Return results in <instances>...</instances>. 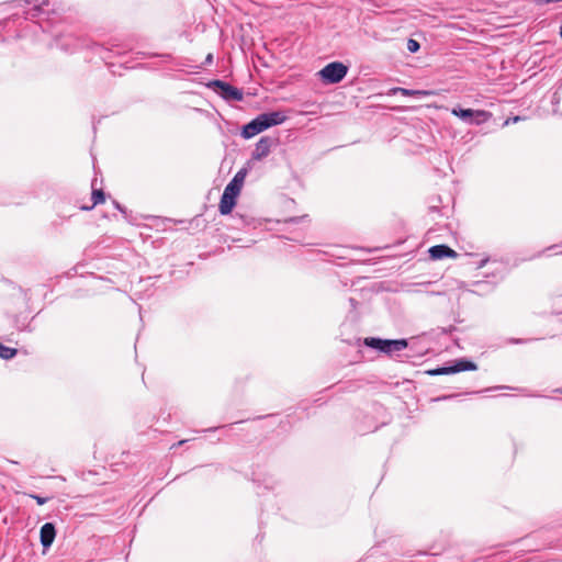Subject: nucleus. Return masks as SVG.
<instances>
[{
  "label": "nucleus",
  "instance_id": "1",
  "mask_svg": "<svg viewBox=\"0 0 562 562\" xmlns=\"http://www.w3.org/2000/svg\"><path fill=\"white\" fill-rule=\"evenodd\" d=\"M286 120V115L282 111H273L261 113L243 128L244 138H251L265 130L282 124Z\"/></svg>",
  "mask_w": 562,
  "mask_h": 562
},
{
  "label": "nucleus",
  "instance_id": "2",
  "mask_svg": "<svg viewBox=\"0 0 562 562\" xmlns=\"http://www.w3.org/2000/svg\"><path fill=\"white\" fill-rule=\"evenodd\" d=\"M348 67L339 61H333L326 65L319 72V77L326 83H338L347 75Z\"/></svg>",
  "mask_w": 562,
  "mask_h": 562
},
{
  "label": "nucleus",
  "instance_id": "3",
  "mask_svg": "<svg viewBox=\"0 0 562 562\" xmlns=\"http://www.w3.org/2000/svg\"><path fill=\"white\" fill-rule=\"evenodd\" d=\"M451 113L465 123L476 125L486 122L492 116L490 112L484 110L461 109L459 106L453 108Z\"/></svg>",
  "mask_w": 562,
  "mask_h": 562
},
{
  "label": "nucleus",
  "instance_id": "4",
  "mask_svg": "<svg viewBox=\"0 0 562 562\" xmlns=\"http://www.w3.org/2000/svg\"><path fill=\"white\" fill-rule=\"evenodd\" d=\"M209 87L213 88L221 97L227 101H241L244 98L241 90L221 80L211 81Z\"/></svg>",
  "mask_w": 562,
  "mask_h": 562
},
{
  "label": "nucleus",
  "instance_id": "5",
  "mask_svg": "<svg viewBox=\"0 0 562 562\" xmlns=\"http://www.w3.org/2000/svg\"><path fill=\"white\" fill-rule=\"evenodd\" d=\"M274 140L270 137H261L259 142L256 144V148L252 153V158L255 160H261L267 157L271 150Z\"/></svg>",
  "mask_w": 562,
  "mask_h": 562
},
{
  "label": "nucleus",
  "instance_id": "6",
  "mask_svg": "<svg viewBox=\"0 0 562 562\" xmlns=\"http://www.w3.org/2000/svg\"><path fill=\"white\" fill-rule=\"evenodd\" d=\"M238 194L234 192H229L228 190L224 189V192L222 194L221 201H220V212L223 215L229 214L232 210L234 209L236 204V198Z\"/></svg>",
  "mask_w": 562,
  "mask_h": 562
},
{
  "label": "nucleus",
  "instance_id": "7",
  "mask_svg": "<svg viewBox=\"0 0 562 562\" xmlns=\"http://www.w3.org/2000/svg\"><path fill=\"white\" fill-rule=\"evenodd\" d=\"M55 537H56L55 526L52 522L44 524L42 526L41 532H40L42 546L45 549L49 548L53 544Z\"/></svg>",
  "mask_w": 562,
  "mask_h": 562
},
{
  "label": "nucleus",
  "instance_id": "8",
  "mask_svg": "<svg viewBox=\"0 0 562 562\" xmlns=\"http://www.w3.org/2000/svg\"><path fill=\"white\" fill-rule=\"evenodd\" d=\"M429 255H430V258L435 259V260L442 259L446 257L456 258L458 256L454 250H452L451 248H449L446 245L432 246L429 249Z\"/></svg>",
  "mask_w": 562,
  "mask_h": 562
},
{
  "label": "nucleus",
  "instance_id": "9",
  "mask_svg": "<svg viewBox=\"0 0 562 562\" xmlns=\"http://www.w3.org/2000/svg\"><path fill=\"white\" fill-rule=\"evenodd\" d=\"M246 175H247V170L246 169H240L235 175L233 180L226 186L225 189L228 190L229 192H234L236 194H239L240 190H241V187H243V183L245 181Z\"/></svg>",
  "mask_w": 562,
  "mask_h": 562
},
{
  "label": "nucleus",
  "instance_id": "10",
  "mask_svg": "<svg viewBox=\"0 0 562 562\" xmlns=\"http://www.w3.org/2000/svg\"><path fill=\"white\" fill-rule=\"evenodd\" d=\"M385 352L391 355L396 351H402L407 348L408 342L406 339H384Z\"/></svg>",
  "mask_w": 562,
  "mask_h": 562
},
{
  "label": "nucleus",
  "instance_id": "11",
  "mask_svg": "<svg viewBox=\"0 0 562 562\" xmlns=\"http://www.w3.org/2000/svg\"><path fill=\"white\" fill-rule=\"evenodd\" d=\"M396 93H401L402 95H405V97H413V95L428 97V95L434 94V92L429 91V90H412V89H406V88H393L389 92V94H396Z\"/></svg>",
  "mask_w": 562,
  "mask_h": 562
},
{
  "label": "nucleus",
  "instance_id": "12",
  "mask_svg": "<svg viewBox=\"0 0 562 562\" xmlns=\"http://www.w3.org/2000/svg\"><path fill=\"white\" fill-rule=\"evenodd\" d=\"M452 367H453L454 373H458L461 371H473V370L477 369V367L474 362L469 361L467 359L457 360Z\"/></svg>",
  "mask_w": 562,
  "mask_h": 562
},
{
  "label": "nucleus",
  "instance_id": "13",
  "mask_svg": "<svg viewBox=\"0 0 562 562\" xmlns=\"http://www.w3.org/2000/svg\"><path fill=\"white\" fill-rule=\"evenodd\" d=\"M364 345L367 347L376 349L381 352H385L384 339L375 338V337H368L364 339Z\"/></svg>",
  "mask_w": 562,
  "mask_h": 562
},
{
  "label": "nucleus",
  "instance_id": "14",
  "mask_svg": "<svg viewBox=\"0 0 562 562\" xmlns=\"http://www.w3.org/2000/svg\"><path fill=\"white\" fill-rule=\"evenodd\" d=\"M105 200L104 192L102 190H93L92 191V205L90 207H85V210H91L95 205L103 203Z\"/></svg>",
  "mask_w": 562,
  "mask_h": 562
},
{
  "label": "nucleus",
  "instance_id": "15",
  "mask_svg": "<svg viewBox=\"0 0 562 562\" xmlns=\"http://www.w3.org/2000/svg\"><path fill=\"white\" fill-rule=\"evenodd\" d=\"M16 355V350L13 348L5 347L0 344V358L2 359H11Z\"/></svg>",
  "mask_w": 562,
  "mask_h": 562
},
{
  "label": "nucleus",
  "instance_id": "16",
  "mask_svg": "<svg viewBox=\"0 0 562 562\" xmlns=\"http://www.w3.org/2000/svg\"><path fill=\"white\" fill-rule=\"evenodd\" d=\"M454 373L453 367H441L434 370L428 371L430 375H442V374H452Z\"/></svg>",
  "mask_w": 562,
  "mask_h": 562
},
{
  "label": "nucleus",
  "instance_id": "17",
  "mask_svg": "<svg viewBox=\"0 0 562 562\" xmlns=\"http://www.w3.org/2000/svg\"><path fill=\"white\" fill-rule=\"evenodd\" d=\"M420 45L417 41L409 38L407 41V49L411 53H416L419 49Z\"/></svg>",
  "mask_w": 562,
  "mask_h": 562
},
{
  "label": "nucleus",
  "instance_id": "18",
  "mask_svg": "<svg viewBox=\"0 0 562 562\" xmlns=\"http://www.w3.org/2000/svg\"><path fill=\"white\" fill-rule=\"evenodd\" d=\"M30 496H31L33 499H35V501H36V503H37L38 505H44V504H45V503H47V501H48V498H47V497H42V496H40V495H35V494H31Z\"/></svg>",
  "mask_w": 562,
  "mask_h": 562
},
{
  "label": "nucleus",
  "instance_id": "19",
  "mask_svg": "<svg viewBox=\"0 0 562 562\" xmlns=\"http://www.w3.org/2000/svg\"><path fill=\"white\" fill-rule=\"evenodd\" d=\"M519 121H520V116H514V117H512V119H507V120L504 122V125L506 126V125H508L510 122H513V123H517V122H519Z\"/></svg>",
  "mask_w": 562,
  "mask_h": 562
},
{
  "label": "nucleus",
  "instance_id": "20",
  "mask_svg": "<svg viewBox=\"0 0 562 562\" xmlns=\"http://www.w3.org/2000/svg\"><path fill=\"white\" fill-rule=\"evenodd\" d=\"M487 261H488V259H487V258L483 259V260L480 262V265H479V267H477V268H483V267L486 265V262H487Z\"/></svg>",
  "mask_w": 562,
  "mask_h": 562
},
{
  "label": "nucleus",
  "instance_id": "21",
  "mask_svg": "<svg viewBox=\"0 0 562 562\" xmlns=\"http://www.w3.org/2000/svg\"><path fill=\"white\" fill-rule=\"evenodd\" d=\"M212 61H213V56H212V54H209L206 57V63L211 64Z\"/></svg>",
  "mask_w": 562,
  "mask_h": 562
},
{
  "label": "nucleus",
  "instance_id": "22",
  "mask_svg": "<svg viewBox=\"0 0 562 562\" xmlns=\"http://www.w3.org/2000/svg\"><path fill=\"white\" fill-rule=\"evenodd\" d=\"M188 440H180L178 443L173 445L171 448L179 447V446L183 445Z\"/></svg>",
  "mask_w": 562,
  "mask_h": 562
}]
</instances>
